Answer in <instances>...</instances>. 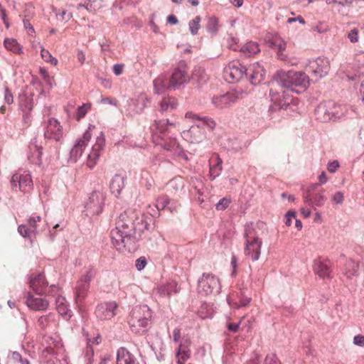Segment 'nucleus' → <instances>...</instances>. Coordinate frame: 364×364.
<instances>
[{
    "instance_id": "1",
    "label": "nucleus",
    "mask_w": 364,
    "mask_h": 364,
    "mask_svg": "<svg viewBox=\"0 0 364 364\" xmlns=\"http://www.w3.org/2000/svg\"><path fill=\"white\" fill-rule=\"evenodd\" d=\"M148 225L140 211L128 209L119 215L116 228L111 231L112 243L117 249H120L122 245L129 252H135L138 247L137 243L141 240Z\"/></svg>"
},
{
    "instance_id": "2",
    "label": "nucleus",
    "mask_w": 364,
    "mask_h": 364,
    "mask_svg": "<svg viewBox=\"0 0 364 364\" xmlns=\"http://www.w3.org/2000/svg\"><path fill=\"white\" fill-rule=\"evenodd\" d=\"M310 82L309 75L305 73L281 70L274 75L271 87L277 85L282 88H287L292 92L300 93L309 87Z\"/></svg>"
},
{
    "instance_id": "3",
    "label": "nucleus",
    "mask_w": 364,
    "mask_h": 364,
    "mask_svg": "<svg viewBox=\"0 0 364 364\" xmlns=\"http://www.w3.org/2000/svg\"><path fill=\"white\" fill-rule=\"evenodd\" d=\"M188 79L186 65L181 63L174 69L170 76L161 75L154 80V93L160 95L165 91L178 90L187 83Z\"/></svg>"
},
{
    "instance_id": "4",
    "label": "nucleus",
    "mask_w": 364,
    "mask_h": 364,
    "mask_svg": "<svg viewBox=\"0 0 364 364\" xmlns=\"http://www.w3.org/2000/svg\"><path fill=\"white\" fill-rule=\"evenodd\" d=\"M151 317L152 312L147 305L134 306L128 318L131 331L136 334L144 333L151 325Z\"/></svg>"
},
{
    "instance_id": "5",
    "label": "nucleus",
    "mask_w": 364,
    "mask_h": 364,
    "mask_svg": "<svg viewBox=\"0 0 364 364\" xmlns=\"http://www.w3.org/2000/svg\"><path fill=\"white\" fill-rule=\"evenodd\" d=\"M244 237L245 238V255L251 257L253 262L257 261L261 254L262 242L259 238L252 223L245 225Z\"/></svg>"
},
{
    "instance_id": "6",
    "label": "nucleus",
    "mask_w": 364,
    "mask_h": 364,
    "mask_svg": "<svg viewBox=\"0 0 364 364\" xmlns=\"http://www.w3.org/2000/svg\"><path fill=\"white\" fill-rule=\"evenodd\" d=\"M330 70V63L326 58H317L309 60L306 71L312 82H317L325 77Z\"/></svg>"
},
{
    "instance_id": "7",
    "label": "nucleus",
    "mask_w": 364,
    "mask_h": 364,
    "mask_svg": "<svg viewBox=\"0 0 364 364\" xmlns=\"http://www.w3.org/2000/svg\"><path fill=\"white\" fill-rule=\"evenodd\" d=\"M173 125V123L169 122L167 119L166 123L163 121H156L154 127L161 134V138L164 141V147L168 151H173L176 155H184V151L175 138L167 137L166 135V125Z\"/></svg>"
},
{
    "instance_id": "8",
    "label": "nucleus",
    "mask_w": 364,
    "mask_h": 364,
    "mask_svg": "<svg viewBox=\"0 0 364 364\" xmlns=\"http://www.w3.org/2000/svg\"><path fill=\"white\" fill-rule=\"evenodd\" d=\"M323 191L324 190L320 188L319 183L312 184L304 193V202L314 209L322 206L326 200V197L323 195Z\"/></svg>"
},
{
    "instance_id": "9",
    "label": "nucleus",
    "mask_w": 364,
    "mask_h": 364,
    "mask_svg": "<svg viewBox=\"0 0 364 364\" xmlns=\"http://www.w3.org/2000/svg\"><path fill=\"white\" fill-rule=\"evenodd\" d=\"M247 75V69L238 60L229 63L223 72L224 77L229 83L238 82Z\"/></svg>"
},
{
    "instance_id": "10",
    "label": "nucleus",
    "mask_w": 364,
    "mask_h": 364,
    "mask_svg": "<svg viewBox=\"0 0 364 364\" xmlns=\"http://www.w3.org/2000/svg\"><path fill=\"white\" fill-rule=\"evenodd\" d=\"M220 289V284L219 279L211 274L203 273L201 278L198 279V290L200 294L208 295L218 293Z\"/></svg>"
},
{
    "instance_id": "11",
    "label": "nucleus",
    "mask_w": 364,
    "mask_h": 364,
    "mask_svg": "<svg viewBox=\"0 0 364 364\" xmlns=\"http://www.w3.org/2000/svg\"><path fill=\"white\" fill-rule=\"evenodd\" d=\"M96 274L95 270L92 267H89L82 274L80 279L77 282L75 287V298L77 301L85 299L87 292L90 288V282Z\"/></svg>"
},
{
    "instance_id": "12",
    "label": "nucleus",
    "mask_w": 364,
    "mask_h": 364,
    "mask_svg": "<svg viewBox=\"0 0 364 364\" xmlns=\"http://www.w3.org/2000/svg\"><path fill=\"white\" fill-rule=\"evenodd\" d=\"M105 194L102 192L94 191L89 196L85 203L86 210L92 215H99L102 211L105 203Z\"/></svg>"
},
{
    "instance_id": "13",
    "label": "nucleus",
    "mask_w": 364,
    "mask_h": 364,
    "mask_svg": "<svg viewBox=\"0 0 364 364\" xmlns=\"http://www.w3.org/2000/svg\"><path fill=\"white\" fill-rule=\"evenodd\" d=\"M269 95L273 104L269 106V112H272L276 110H285L288 114L294 111V107L295 106L291 102H287L286 100L281 99L279 93L274 90L273 87L269 90Z\"/></svg>"
},
{
    "instance_id": "14",
    "label": "nucleus",
    "mask_w": 364,
    "mask_h": 364,
    "mask_svg": "<svg viewBox=\"0 0 364 364\" xmlns=\"http://www.w3.org/2000/svg\"><path fill=\"white\" fill-rule=\"evenodd\" d=\"M240 98V94L237 92H228L224 95L213 96L212 104L218 109H223L235 103Z\"/></svg>"
},
{
    "instance_id": "15",
    "label": "nucleus",
    "mask_w": 364,
    "mask_h": 364,
    "mask_svg": "<svg viewBox=\"0 0 364 364\" xmlns=\"http://www.w3.org/2000/svg\"><path fill=\"white\" fill-rule=\"evenodd\" d=\"M11 184L13 188H18L21 191H26V188L33 185L31 177L28 173H18L12 176Z\"/></svg>"
},
{
    "instance_id": "16",
    "label": "nucleus",
    "mask_w": 364,
    "mask_h": 364,
    "mask_svg": "<svg viewBox=\"0 0 364 364\" xmlns=\"http://www.w3.org/2000/svg\"><path fill=\"white\" fill-rule=\"evenodd\" d=\"M117 305L115 302H107L99 304L95 309V314L101 320L110 319L114 315Z\"/></svg>"
},
{
    "instance_id": "17",
    "label": "nucleus",
    "mask_w": 364,
    "mask_h": 364,
    "mask_svg": "<svg viewBox=\"0 0 364 364\" xmlns=\"http://www.w3.org/2000/svg\"><path fill=\"white\" fill-rule=\"evenodd\" d=\"M105 142V137L102 133H101L100 136L97 138L96 142L92 148V151L87 155V166L89 168H92L95 166L96 161L99 158L100 152L103 149Z\"/></svg>"
},
{
    "instance_id": "18",
    "label": "nucleus",
    "mask_w": 364,
    "mask_h": 364,
    "mask_svg": "<svg viewBox=\"0 0 364 364\" xmlns=\"http://www.w3.org/2000/svg\"><path fill=\"white\" fill-rule=\"evenodd\" d=\"M44 136L48 139H53L55 141L60 140L62 136V127L58 120L53 118L48 120Z\"/></svg>"
},
{
    "instance_id": "19",
    "label": "nucleus",
    "mask_w": 364,
    "mask_h": 364,
    "mask_svg": "<svg viewBox=\"0 0 364 364\" xmlns=\"http://www.w3.org/2000/svg\"><path fill=\"white\" fill-rule=\"evenodd\" d=\"M208 79L205 69L200 66H196L188 80L196 87H200L208 82Z\"/></svg>"
},
{
    "instance_id": "20",
    "label": "nucleus",
    "mask_w": 364,
    "mask_h": 364,
    "mask_svg": "<svg viewBox=\"0 0 364 364\" xmlns=\"http://www.w3.org/2000/svg\"><path fill=\"white\" fill-rule=\"evenodd\" d=\"M30 287L36 294L41 295L45 294L48 282L45 279L43 274L39 273L34 277H31L30 279Z\"/></svg>"
},
{
    "instance_id": "21",
    "label": "nucleus",
    "mask_w": 364,
    "mask_h": 364,
    "mask_svg": "<svg viewBox=\"0 0 364 364\" xmlns=\"http://www.w3.org/2000/svg\"><path fill=\"white\" fill-rule=\"evenodd\" d=\"M247 71L251 72L249 80L252 85H258L264 79L265 71L258 63H254Z\"/></svg>"
},
{
    "instance_id": "22",
    "label": "nucleus",
    "mask_w": 364,
    "mask_h": 364,
    "mask_svg": "<svg viewBox=\"0 0 364 364\" xmlns=\"http://www.w3.org/2000/svg\"><path fill=\"white\" fill-rule=\"evenodd\" d=\"M117 364H139L136 358L125 348H120L117 353Z\"/></svg>"
},
{
    "instance_id": "23",
    "label": "nucleus",
    "mask_w": 364,
    "mask_h": 364,
    "mask_svg": "<svg viewBox=\"0 0 364 364\" xmlns=\"http://www.w3.org/2000/svg\"><path fill=\"white\" fill-rule=\"evenodd\" d=\"M117 364H139L136 358L125 348H120L117 353Z\"/></svg>"
},
{
    "instance_id": "24",
    "label": "nucleus",
    "mask_w": 364,
    "mask_h": 364,
    "mask_svg": "<svg viewBox=\"0 0 364 364\" xmlns=\"http://www.w3.org/2000/svg\"><path fill=\"white\" fill-rule=\"evenodd\" d=\"M28 306L36 311L46 310L48 306V301L42 298H36L31 293H28L26 299Z\"/></svg>"
},
{
    "instance_id": "25",
    "label": "nucleus",
    "mask_w": 364,
    "mask_h": 364,
    "mask_svg": "<svg viewBox=\"0 0 364 364\" xmlns=\"http://www.w3.org/2000/svg\"><path fill=\"white\" fill-rule=\"evenodd\" d=\"M314 272L322 279H331V270L328 265L321 261L316 260L314 264Z\"/></svg>"
},
{
    "instance_id": "26",
    "label": "nucleus",
    "mask_w": 364,
    "mask_h": 364,
    "mask_svg": "<svg viewBox=\"0 0 364 364\" xmlns=\"http://www.w3.org/2000/svg\"><path fill=\"white\" fill-rule=\"evenodd\" d=\"M178 106V102L174 97H164L159 104V111L161 113L171 112Z\"/></svg>"
},
{
    "instance_id": "27",
    "label": "nucleus",
    "mask_w": 364,
    "mask_h": 364,
    "mask_svg": "<svg viewBox=\"0 0 364 364\" xmlns=\"http://www.w3.org/2000/svg\"><path fill=\"white\" fill-rule=\"evenodd\" d=\"M36 231V223L34 218H30L28 220V225H20L18 227V233L24 238H30L31 234Z\"/></svg>"
},
{
    "instance_id": "28",
    "label": "nucleus",
    "mask_w": 364,
    "mask_h": 364,
    "mask_svg": "<svg viewBox=\"0 0 364 364\" xmlns=\"http://www.w3.org/2000/svg\"><path fill=\"white\" fill-rule=\"evenodd\" d=\"M124 176L120 174H115L110 183V190L112 193L118 196L124 186Z\"/></svg>"
},
{
    "instance_id": "29",
    "label": "nucleus",
    "mask_w": 364,
    "mask_h": 364,
    "mask_svg": "<svg viewBox=\"0 0 364 364\" xmlns=\"http://www.w3.org/2000/svg\"><path fill=\"white\" fill-rule=\"evenodd\" d=\"M56 309L58 313L63 316L70 318L72 316L71 310L68 308V302L65 297L58 296L55 299Z\"/></svg>"
},
{
    "instance_id": "30",
    "label": "nucleus",
    "mask_w": 364,
    "mask_h": 364,
    "mask_svg": "<svg viewBox=\"0 0 364 364\" xmlns=\"http://www.w3.org/2000/svg\"><path fill=\"white\" fill-rule=\"evenodd\" d=\"M30 149L33 151L32 154L28 156L29 161L34 164L40 165L42 162V149L41 146H38L36 144H31L30 146Z\"/></svg>"
},
{
    "instance_id": "31",
    "label": "nucleus",
    "mask_w": 364,
    "mask_h": 364,
    "mask_svg": "<svg viewBox=\"0 0 364 364\" xmlns=\"http://www.w3.org/2000/svg\"><path fill=\"white\" fill-rule=\"evenodd\" d=\"M85 146L84 142L81 141H77L73 149L70 152V161L72 162H76L77 159L82 156V152Z\"/></svg>"
},
{
    "instance_id": "32",
    "label": "nucleus",
    "mask_w": 364,
    "mask_h": 364,
    "mask_svg": "<svg viewBox=\"0 0 364 364\" xmlns=\"http://www.w3.org/2000/svg\"><path fill=\"white\" fill-rule=\"evenodd\" d=\"M216 163L214 165L210 166V177L211 180H214L216 177L220 176L223 170L222 164L223 161L218 155H215Z\"/></svg>"
},
{
    "instance_id": "33",
    "label": "nucleus",
    "mask_w": 364,
    "mask_h": 364,
    "mask_svg": "<svg viewBox=\"0 0 364 364\" xmlns=\"http://www.w3.org/2000/svg\"><path fill=\"white\" fill-rule=\"evenodd\" d=\"M4 44L6 49L12 51L13 53L17 54L22 53V47L14 38H6L4 40Z\"/></svg>"
},
{
    "instance_id": "34",
    "label": "nucleus",
    "mask_w": 364,
    "mask_h": 364,
    "mask_svg": "<svg viewBox=\"0 0 364 364\" xmlns=\"http://www.w3.org/2000/svg\"><path fill=\"white\" fill-rule=\"evenodd\" d=\"M240 51L245 53L248 56L255 55L259 52V46L257 43L254 42H249L245 45L242 46L240 48Z\"/></svg>"
},
{
    "instance_id": "35",
    "label": "nucleus",
    "mask_w": 364,
    "mask_h": 364,
    "mask_svg": "<svg viewBox=\"0 0 364 364\" xmlns=\"http://www.w3.org/2000/svg\"><path fill=\"white\" fill-rule=\"evenodd\" d=\"M358 267L359 264L358 263H355L352 259H349L346 264L345 274L348 278H351L352 276H354L357 274Z\"/></svg>"
},
{
    "instance_id": "36",
    "label": "nucleus",
    "mask_w": 364,
    "mask_h": 364,
    "mask_svg": "<svg viewBox=\"0 0 364 364\" xmlns=\"http://www.w3.org/2000/svg\"><path fill=\"white\" fill-rule=\"evenodd\" d=\"M318 114H323V120H334L338 117L336 116L333 112H330L326 107V105H320L316 109Z\"/></svg>"
},
{
    "instance_id": "37",
    "label": "nucleus",
    "mask_w": 364,
    "mask_h": 364,
    "mask_svg": "<svg viewBox=\"0 0 364 364\" xmlns=\"http://www.w3.org/2000/svg\"><path fill=\"white\" fill-rule=\"evenodd\" d=\"M194 117H196L199 121L201 122L200 125H205V126L210 128L211 129H214V127L215 126V122L211 118H208L207 117H199L191 112H188L186 114V117H187V118H192Z\"/></svg>"
},
{
    "instance_id": "38",
    "label": "nucleus",
    "mask_w": 364,
    "mask_h": 364,
    "mask_svg": "<svg viewBox=\"0 0 364 364\" xmlns=\"http://www.w3.org/2000/svg\"><path fill=\"white\" fill-rule=\"evenodd\" d=\"M205 28L208 33L215 35L218 31V19L215 16L209 17Z\"/></svg>"
},
{
    "instance_id": "39",
    "label": "nucleus",
    "mask_w": 364,
    "mask_h": 364,
    "mask_svg": "<svg viewBox=\"0 0 364 364\" xmlns=\"http://www.w3.org/2000/svg\"><path fill=\"white\" fill-rule=\"evenodd\" d=\"M198 132L199 133V135L195 136L193 137V140L196 141V142H200L203 138V133L201 132V130L200 129L199 124L196 125V126H192L186 133L190 134L191 136H193V135H196Z\"/></svg>"
},
{
    "instance_id": "40",
    "label": "nucleus",
    "mask_w": 364,
    "mask_h": 364,
    "mask_svg": "<svg viewBox=\"0 0 364 364\" xmlns=\"http://www.w3.org/2000/svg\"><path fill=\"white\" fill-rule=\"evenodd\" d=\"M200 17L199 16H197L189 22V29L192 35L195 36L198 33V31L200 27Z\"/></svg>"
},
{
    "instance_id": "41",
    "label": "nucleus",
    "mask_w": 364,
    "mask_h": 364,
    "mask_svg": "<svg viewBox=\"0 0 364 364\" xmlns=\"http://www.w3.org/2000/svg\"><path fill=\"white\" fill-rule=\"evenodd\" d=\"M169 205V198L167 196H162L157 198L156 200V208L159 210H168V206Z\"/></svg>"
},
{
    "instance_id": "42",
    "label": "nucleus",
    "mask_w": 364,
    "mask_h": 364,
    "mask_svg": "<svg viewBox=\"0 0 364 364\" xmlns=\"http://www.w3.org/2000/svg\"><path fill=\"white\" fill-rule=\"evenodd\" d=\"M41 57L47 63H50L51 65H56L58 60L53 57L50 52L44 48L41 49Z\"/></svg>"
},
{
    "instance_id": "43",
    "label": "nucleus",
    "mask_w": 364,
    "mask_h": 364,
    "mask_svg": "<svg viewBox=\"0 0 364 364\" xmlns=\"http://www.w3.org/2000/svg\"><path fill=\"white\" fill-rule=\"evenodd\" d=\"M286 48V43L279 38L278 43H277V48L275 49L277 50V55L279 58L283 60V53L282 51Z\"/></svg>"
},
{
    "instance_id": "44",
    "label": "nucleus",
    "mask_w": 364,
    "mask_h": 364,
    "mask_svg": "<svg viewBox=\"0 0 364 364\" xmlns=\"http://www.w3.org/2000/svg\"><path fill=\"white\" fill-rule=\"evenodd\" d=\"M230 203V199H228L227 198H223L216 204V209L218 210H223L229 205Z\"/></svg>"
},
{
    "instance_id": "45",
    "label": "nucleus",
    "mask_w": 364,
    "mask_h": 364,
    "mask_svg": "<svg viewBox=\"0 0 364 364\" xmlns=\"http://www.w3.org/2000/svg\"><path fill=\"white\" fill-rule=\"evenodd\" d=\"M348 38L352 43H356L358 41V30L357 28L351 29L348 33Z\"/></svg>"
},
{
    "instance_id": "46",
    "label": "nucleus",
    "mask_w": 364,
    "mask_h": 364,
    "mask_svg": "<svg viewBox=\"0 0 364 364\" xmlns=\"http://www.w3.org/2000/svg\"><path fill=\"white\" fill-rule=\"evenodd\" d=\"M264 364H281L275 354H269L266 356Z\"/></svg>"
},
{
    "instance_id": "47",
    "label": "nucleus",
    "mask_w": 364,
    "mask_h": 364,
    "mask_svg": "<svg viewBox=\"0 0 364 364\" xmlns=\"http://www.w3.org/2000/svg\"><path fill=\"white\" fill-rule=\"evenodd\" d=\"M146 259L144 257H140L136 260L135 266L137 270H142L146 265Z\"/></svg>"
},
{
    "instance_id": "48",
    "label": "nucleus",
    "mask_w": 364,
    "mask_h": 364,
    "mask_svg": "<svg viewBox=\"0 0 364 364\" xmlns=\"http://www.w3.org/2000/svg\"><path fill=\"white\" fill-rule=\"evenodd\" d=\"M4 101L8 105H11L14 102L13 95L7 87L4 89Z\"/></svg>"
},
{
    "instance_id": "49",
    "label": "nucleus",
    "mask_w": 364,
    "mask_h": 364,
    "mask_svg": "<svg viewBox=\"0 0 364 364\" xmlns=\"http://www.w3.org/2000/svg\"><path fill=\"white\" fill-rule=\"evenodd\" d=\"M344 196L343 193L341 191L336 192L332 196V201L336 204H341L343 202Z\"/></svg>"
},
{
    "instance_id": "50",
    "label": "nucleus",
    "mask_w": 364,
    "mask_h": 364,
    "mask_svg": "<svg viewBox=\"0 0 364 364\" xmlns=\"http://www.w3.org/2000/svg\"><path fill=\"white\" fill-rule=\"evenodd\" d=\"M49 317H50V315L48 316H41L38 320V326L42 328V329H45L46 328V326H48V323H49Z\"/></svg>"
},
{
    "instance_id": "51",
    "label": "nucleus",
    "mask_w": 364,
    "mask_h": 364,
    "mask_svg": "<svg viewBox=\"0 0 364 364\" xmlns=\"http://www.w3.org/2000/svg\"><path fill=\"white\" fill-rule=\"evenodd\" d=\"M180 206L181 204L178 203V201L169 198V205L168 206V210L170 212L173 213L174 211H176Z\"/></svg>"
},
{
    "instance_id": "52",
    "label": "nucleus",
    "mask_w": 364,
    "mask_h": 364,
    "mask_svg": "<svg viewBox=\"0 0 364 364\" xmlns=\"http://www.w3.org/2000/svg\"><path fill=\"white\" fill-rule=\"evenodd\" d=\"M296 213L294 210H289L286 213V215H285V218H286L285 224L287 226H290L291 225V220H292V218H296Z\"/></svg>"
},
{
    "instance_id": "53",
    "label": "nucleus",
    "mask_w": 364,
    "mask_h": 364,
    "mask_svg": "<svg viewBox=\"0 0 364 364\" xmlns=\"http://www.w3.org/2000/svg\"><path fill=\"white\" fill-rule=\"evenodd\" d=\"M353 344L360 347H364V336L360 334L355 336Z\"/></svg>"
},
{
    "instance_id": "54",
    "label": "nucleus",
    "mask_w": 364,
    "mask_h": 364,
    "mask_svg": "<svg viewBox=\"0 0 364 364\" xmlns=\"http://www.w3.org/2000/svg\"><path fill=\"white\" fill-rule=\"evenodd\" d=\"M178 357V364H184L185 362L189 358L190 353H181Z\"/></svg>"
},
{
    "instance_id": "55",
    "label": "nucleus",
    "mask_w": 364,
    "mask_h": 364,
    "mask_svg": "<svg viewBox=\"0 0 364 364\" xmlns=\"http://www.w3.org/2000/svg\"><path fill=\"white\" fill-rule=\"evenodd\" d=\"M190 353V350L188 348V345L185 343H181L179 346L178 350L176 353V356H178L181 353Z\"/></svg>"
},
{
    "instance_id": "56",
    "label": "nucleus",
    "mask_w": 364,
    "mask_h": 364,
    "mask_svg": "<svg viewBox=\"0 0 364 364\" xmlns=\"http://www.w3.org/2000/svg\"><path fill=\"white\" fill-rule=\"evenodd\" d=\"M97 79L100 84L104 86L105 88L111 87V82L109 79L103 78L102 77H97Z\"/></svg>"
},
{
    "instance_id": "57",
    "label": "nucleus",
    "mask_w": 364,
    "mask_h": 364,
    "mask_svg": "<svg viewBox=\"0 0 364 364\" xmlns=\"http://www.w3.org/2000/svg\"><path fill=\"white\" fill-rule=\"evenodd\" d=\"M85 114H86V109H85V107L83 105L79 107L77 110V120H80L82 117H85Z\"/></svg>"
},
{
    "instance_id": "58",
    "label": "nucleus",
    "mask_w": 364,
    "mask_h": 364,
    "mask_svg": "<svg viewBox=\"0 0 364 364\" xmlns=\"http://www.w3.org/2000/svg\"><path fill=\"white\" fill-rule=\"evenodd\" d=\"M91 139V134L89 131H86L83 136H82V139H80L78 141H83L84 142V146H86L87 145V143L90 141V139Z\"/></svg>"
},
{
    "instance_id": "59",
    "label": "nucleus",
    "mask_w": 364,
    "mask_h": 364,
    "mask_svg": "<svg viewBox=\"0 0 364 364\" xmlns=\"http://www.w3.org/2000/svg\"><path fill=\"white\" fill-rule=\"evenodd\" d=\"M339 166L338 162L337 161H333L331 162L328 165V170L331 173H333L336 171V168Z\"/></svg>"
},
{
    "instance_id": "60",
    "label": "nucleus",
    "mask_w": 364,
    "mask_h": 364,
    "mask_svg": "<svg viewBox=\"0 0 364 364\" xmlns=\"http://www.w3.org/2000/svg\"><path fill=\"white\" fill-rule=\"evenodd\" d=\"M123 65L116 64L113 66V72L116 75H119L123 71Z\"/></svg>"
},
{
    "instance_id": "61",
    "label": "nucleus",
    "mask_w": 364,
    "mask_h": 364,
    "mask_svg": "<svg viewBox=\"0 0 364 364\" xmlns=\"http://www.w3.org/2000/svg\"><path fill=\"white\" fill-rule=\"evenodd\" d=\"M240 323H229L228 324V328L229 331H232V332H237L239 329V327H240Z\"/></svg>"
},
{
    "instance_id": "62",
    "label": "nucleus",
    "mask_w": 364,
    "mask_h": 364,
    "mask_svg": "<svg viewBox=\"0 0 364 364\" xmlns=\"http://www.w3.org/2000/svg\"><path fill=\"white\" fill-rule=\"evenodd\" d=\"M61 20H69L72 18V14H68L65 11H63L61 13L57 14Z\"/></svg>"
},
{
    "instance_id": "63",
    "label": "nucleus",
    "mask_w": 364,
    "mask_h": 364,
    "mask_svg": "<svg viewBox=\"0 0 364 364\" xmlns=\"http://www.w3.org/2000/svg\"><path fill=\"white\" fill-rule=\"evenodd\" d=\"M181 338V331L178 328H175L173 332V340L174 342L178 343Z\"/></svg>"
},
{
    "instance_id": "64",
    "label": "nucleus",
    "mask_w": 364,
    "mask_h": 364,
    "mask_svg": "<svg viewBox=\"0 0 364 364\" xmlns=\"http://www.w3.org/2000/svg\"><path fill=\"white\" fill-rule=\"evenodd\" d=\"M297 21L301 24L305 23L304 19L301 16H298L297 17H295V18H289L287 19V22L289 23H292V22H296Z\"/></svg>"
}]
</instances>
